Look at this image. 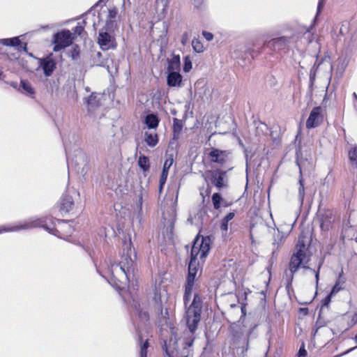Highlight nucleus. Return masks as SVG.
<instances>
[{"mask_svg":"<svg viewBox=\"0 0 357 357\" xmlns=\"http://www.w3.org/2000/svg\"><path fill=\"white\" fill-rule=\"evenodd\" d=\"M195 337H193L192 335L189 337V338H187L185 340V348H188V347H190L192 346L193 343H194V341H195Z\"/></svg>","mask_w":357,"mask_h":357,"instance_id":"obj_45","label":"nucleus"},{"mask_svg":"<svg viewBox=\"0 0 357 357\" xmlns=\"http://www.w3.org/2000/svg\"><path fill=\"white\" fill-rule=\"evenodd\" d=\"M86 104L91 107H98L100 105L96 93H91L86 99Z\"/></svg>","mask_w":357,"mask_h":357,"instance_id":"obj_31","label":"nucleus"},{"mask_svg":"<svg viewBox=\"0 0 357 357\" xmlns=\"http://www.w3.org/2000/svg\"><path fill=\"white\" fill-rule=\"evenodd\" d=\"M236 215V211H233L225 215L220 220V229L222 232V237L228 236L229 223Z\"/></svg>","mask_w":357,"mask_h":357,"instance_id":"obj_14","label":"nucleus"},{"mask_svg":"<svg viewBox=\"0 0 357 357\" xmlns=\"http://www.w3.org/2000/svg\"><path fill=\"white\" fill-rule=\"evenodd\" d=\"M183 128V122L182 120L174 118L173 119V134L174 138L178 139L181 133Z\"/></svg>","mask_w":357,"mask_h":357,"instance_id":"obj_23","label":"nucleus"},{"mask_svg":"<svg viewBox=\"0 0 357 357\" xmlns=\"http://www.w3.org/2000/svg\"><path fill=\"white\" fill-rule=\"evenodd\" d=\"M144 140L149 146L154 147L158 143V136L155 133L146 132Z\"/></svg>","mask_w":357,"mask_h":357,"instance_id":"obj_27","label":"nucleus"},{"mask_svg":"<svg viewBox=\"0 0 357 357\" xmlns=\"http://www.w3.org/2000/svg\"><path fill=\"white\" fill-rule=\"evenodd\" d=\"M145 123L149 128H155L158 126L159 119L156 115L151 114L146 116Z\"/></svg>","mask_w":357,"mask_h":357,"instance_id":"obj_26","label":"nucleus"},{"mask_svg":"<svg viewBox=\"0 0 357 357\" xmlns=\"http://www.w3.org/2000/svg\"><path fill=\"white\" fill-rule=\"evenodd\" d=\"M132 307L135 310V314L137 317L140 322L144 324L149 323L150 319L149 313L142 307L139 303H135Z\"/></svg>","mask_w":357,"mask_h":357,"instance_id":"obj_12","label":"nucleus"},{"mask_svg":"<svg viewBox=\"0 0 357 357\" xmlns=\"http://www.w3.org/2000/svg\"><path fill=\"white\" fill-rule=\"evenodd\" d=\"M182 76L178 72H169L167 77V84L169 87L181 86Z\"/></svg>","mask_w":357,"mask_h":357,"instance_id":"obj_18","label":"nucleus"},{"mask_svg":"<svg viewBox=\"0 0 357 357\" xmlns=\"http://www.w3.org/2000/svg\"><path fill=\"white\" fill-rule=\"evenodd\" d=\"M318 217L320 222V227L322 230H328L332 222V212L327 211L322 214L320 209L318 211Z\"/></svg>","mask_w":357,"mask_h":357,"instance_id":"obj_16","label":"nucleus"},{"mask_svg":"<svg viewBox=\"0 0 357 357\" xmlns=\"http://www.w3.org/2000/svg\"><path fill=\"white\" fill-rule=\"evenodd\" d=\"M75 36L68 29L61 30L54 35V47L53 51L59 52L73 43Z\"/></svg>","mask_w":357,"mask_h":357,"instance_id":"obj_4","label":"nucleus"},{"mask_svg":"<svg viewBox=\"0 0 357 357\" xmlns=\"http://www.w3.org/2000/svg\"><path fill=\"white\" fill-rule=\"evenodd\" d=\"M355 341H356V342H357V335L355 337Z\"/></svg>","mask_w":357,"mask_h":357,"instance_id":"obj_57","label":"nucleus"},{"mask_svg":"<svg viewBox=\"0 0 357 357\" xmlns=\"http://www.w3.org/2000/svg\"><path fill=\"white\" fill-rule=\"evenodd\" d=\"M192 68V62L188 58H185V63L183 66V70L185 72H189Z\"/></svg>","mask_w":357,"mask_h":357,"instance_id":"obj_42","label":"nucleus"},{"mask_svg":"<svg viewBox=\"0 0 357 357\" xmlns=\"http://www.w3.org/2000/svg\"><path fill=\"white\" fill-rule=\"evenodd\" d=\"M325 3H326V0H319L317 10V15H316L315 19H314V25L315 24V22L318 19V16L319 15L321 10H323Z\"/></svg>","mask_w":357,"mask_h":357,"instance_id":"obj_38","label":"nucleus"},{"mask_svg":"<svg viewBox=\"0 0 357 357\" xmlns=\"http://www.w3.org/2000/svg\"><path fill=\"white\" fill-rule=\"evenodd\" d=\"M321 40H322V38H319L316 42L318 45V47L319 49L318 54L316 55V56H317L316 63L318 62V66L327 60V58L325 56V51L321 52L320 50L321 46Z\"/></svg>","mask_w":357,"mask_h":357,"instance_id":"obj_30","label":"nucleus"},{"mask_svg":"<svg viewBox=\"0 0 357 357\" xmlns=\"http://www.w3.org/2000/svg\"><path fill=\"white\" fill-rule=\"evenodd\" d=\"M20 86L29 95H34L35 91L33 89L31 83L26 79H22L20 82Z\"/></svg>","mask_w":357,"mask_h":357,"instance_id":"obj_32","label":"nucleus"},{"mask_svg":"<svg viewBox=\"0 0 357 357\" xmlns=\"http://www.w3.org/2000/svg\"><path fill=\"white\" fill-rule=\"evenodd\" d=\"M275 50L281 51L287 49V39L286 37L274 38L271 41Z\"/></svg>","mask_w":357,"mask_h":357,"instance_id":"obj_20","label":"nucleus"},{"mask_svg":"<svg viewBox=\"0 0 357 357\" xmlns=\"http://www.w3.org/2000/svg\"><path fill=\"white\" fill-rule=\"evenodd\" d=\"M40 64L43 70L45 75L47 77L50 76L56 67V63L55 61L49 57L41 59Z\"/></svg>","mask_w":357,"mask_h":357,"instance_id":"obj_13","label":"nucleus"},{"mask_svg":"<svg viewBox=\"0 0 357 357\" xmlns=\"http://www.w3.org/2000/svg\"><path fill=\"white\" fill-rule=\"evenodd\" d=\"M307 352L305 348L304 342H302L300 349L297 353V357H307Z\"/></svg>","mask_w":357,"mask_h":357,"instance_id":"obj_41","label":"nucleus"},{"mask_svg":"<svg viewBox=\"0 0 357 357\" xmlns=\"http://www.w3.org/2000/svg\"><path fill=\"white\" fill-rule=\"evenodd\" d=\"M71 57L73 59H77L79 57V49L77 45H75L70 51Z\"/></svg>","mask_w":357,"mask_h":357,"instance_id":"obj_39","label":"nucleus"},{"mask_svg":"<svg viewBox=\"0 0 357 357\" xmlns=\"http://www.w3.org/2000/svg\"><path fill=\"white\" fill-rule=\"evenodd\" d=\"M98 43L103 50L115 49L117 46L114 33L100 30L98 37Z\"/></svg>","mask_w":357,"mask_h":357,"instance_id":"obj_6","label":"nucleus"},{"mask_svg":"<svg viewBox=\"0 0 357 357\" xmlns=\"http://www.w3.org/2000/svg\"><path fill=\"white\" fill-rule=\"evenodd\" d=\"M188 38H189V36H188V33L187 32H185L183 35H182V38H181V43L183 45H185L188 40Z\"/></svg>","mask_w":357,"mask_h":357,"instance_id":"obj_50","label":"nucleus"},{"mask_svg":"<svg viewBox=\"0 0 357 357\" xmlns=\"http://www.w3.org/2000/svg\"><path fill=\"white\" fill-rule=\"evenodd\" d=\"M206 195H209L210 193H211V189L210 188H208L206 190Z\"/></svg>","mask_w":357,"mask_h":357,"instance_id":"obj_56","label":"nucleus"},{"mask_svg":"<svg viewBox=\"0 0 357 357\" xmlns=\"http://www.w3.org/2000/svg\"><path fill=\"white\" fill-rule=\"evenodd\" d=\"M308 309L306 308V307H302V308H300V312L303 314V315H306L308 314Z\"/></svg>","mask_w":357,"mask_h":357,"instance_id":"obj_51","label":"nucleus"},{"mask_svg":"<svg viewBox=\"0 0 357 357\" xmlns=\"http://www.w3.org/2000/svg\"><path fill=\"white\" fill-rule=\"evenodd\" d=\"M202 35L207 41H211L213 39V35L211 32H208L206 31H203Z\"/></svg>","mask_w":357,"mask_h":357,"instance_id":"obj_46","label":"nucleus"},{"mask_svg":"<svg viewBox=\"0 0 357 357\" xmlns=\"http://www.w3.org/2000/svg\"><path fill=\"white\" fill-rule=\"evenodd\" d=\"M311 72H312V70H310V73ZM309 84H310V86H312V75L311 73L310 74Z\"/></svg>","mask_w":357,"mask_h":357,"instance_id":"obj_53","label":"nucleus"},{"mask_svg":"<svg viewBox=\"0 0 357 357\" xmlns=\"http://www.w3.org/2000/svg\"><path fill=\"white\" fill-rule=\"evenodd\" d=\"M199 241V238H196L190 252V261H192L194 263H195L198 256H199V257L201 258V252L198 246Z\"/></svg>","mask_w":357,"mask_h":357,"instance_id":"obj_24","label":"nucleus"},{"mask_svg":"<svg viewBox=\"0 0 357 357\" xmlns=\"http://www.w3.org/2000/svg\"><path fill=\"white\" fill-rule=\"evenodd\" d=\"M139 167L144 172H149L150 169V160L149 157L141 155L137 161Z\"/></svg>","mask_w":357,"mask_h":357,"instance_id":"obj_25","label":"nucleus"},{"mask_svg":"<svg viewBox=\"0 0 357 357\" xmlns=\"http://www.w3.org/2000/svg\"><path fill=\"white\" fill-rule=\"evenodd\" d=\"M180 68V58L179 56H174L169 62L168 69L171 70H178Z\"/></svg>","mask_w":357,"mask_h":357,"instance_id":"obj_36","label":"nucleus"},{"mask_svg":"<svg viewBox=\"0 0 357 357\" xmlns=\"http://www.w3.org/2000/svg\"><path fill=\"white\" fill-rule=\"evenodd\" d=\"M341 289H342V287L340 285V283H336L331 291V295H333V294H336Z\"/></svg>","mask_w":357,"mask_h":357,"instance_id":"obj_49","label":"nucleus"},{"mask_svg":"<svg viewBox=\"0 0 357 357\" xmlns=\"http://www.w3.org/2000/svg\"><path fill=\"white\" fill-rule=\"evenodd\" d=\"M198 246L201 252V259L205 258L211 248L210 238L208 237L199 238Z\"/></svg>","mask_w":357,"mask_h":357,"instance_id":"obj_19","label":"nucleus"},{"mask_svg":"<svg viewBox=\"0 0 357 357\" xmlns=\"http://www.w3.org/2000/svg\"><path fill=\"white\" fill-rule=\"evenodd\" d=\"M73 36L74 35H78L80 36L84 31V28L83 26L81 25H77L73 29Z\"/></svg>","mask_w":357,"mask_h":357,"instance_id":"obj_43","label":"nucleus"},{"mask_svg":"<svg viewBox=\"0 0 357 357\" xmlns=\"http://www.w3.org/2000/svg\"><path fill=\"white\" fill-rule=\"evenodd\" d=\"M312 243V227H307L301 230L298 236V243L295 248V252L292 255L289 263L290 275L288 283H291L294 274L298 269L308 268L307 264L311 260Z\"/></svg>","mask_w":357,"mask_h":357,"instance_id":"obj_1","label":"nucleus"},{"mask_svg":"<svg viewBox=\"0 0 357 357\" xmlns=\"http://www.w3.org/2000/svg\"><path fill=\"white\" fill-rule=\"evenodd\" d=\"M118 265L122 272L127 276L128 274L133 271L134 261L130 256L126 255L122 256L121 260L119 262Z\"/></svg>","mask_w":357,"mask_h":357,"instance_id":"obj_11","label":"nucleus"},{"mask_svg":"<svg viewBox=\"0 0 357 357\" xmlns=\"http://www.w3.org/2000/svg\"><path fill=\"white\" fill-rule=\"evenodd\" d=\"M142 204H143V193L142 191H141L140 194L138 197V200L137 202V205L139 211L142 209Z\"/></svg>","mask_w":357,"mask_h":357,"instance_id":"obj_47","label":"nucleus"},{"mask_svg":"<svg viewBox=\"0 0 357 357\" xmlns=\"http://www.w3.org/2000/svg\"><path fill=\"white\" fill-rule=\"evenodd\" d=\"M56 222L59 224L66 222L65 220L54 219L52 216H47L15 225H1L0 226V234L17 231L21 229H27L33 227H43L50 234L57 236H61L63 234L60 229L56 227Z\"/></svg>","mask_w":357,"mask_h":357,"instance_id":"obj_2","label":"nucleus"},{"mask_svg":"<svg viewBox=\"0 0 357 357\" xmlns=\"http://www.w3.org/2000/svg\"><path fill=\"white\" fill-rule=\"evenodd\" d=\"M174 159L172 157L167 158L164 162L162 171L160 174L159 180V192H161L163 189V186L165 184L167 179L169 169L170 167L172 165Z\"/></svg>","mask_w":357,"mask_h":357,"instance_id":"obj_9","label":"nucleus"},{"mask_svg":"<svg viewBox=\"0 0 357 357\" xmlns=\"http://www.w3.org/2000/svg\"><path fill=\"white\" fill-rule=\"evenodd\" d=\"M226 172L217 170L213 172L211 177V182L214 185L218 190L227 186V183H225V177Z\"/></svg>","mask_w":357,"mask_h":357,"instance_id":"obj_10","label":"nucleus"},{"mask_svg":"<svg viewBox=\"0 0 357 357\" xmlns=\"http://www.w3.org/2000/svg\"><path fill=\"white\" fill-rule=\"evenodd\" d=\"M165 275H166V273L164 271L159 273L155 280L153 286L157 287L158 288L159 287L162 288L163 283L166 280Z\"/></svg>","mask_w":357,"mask_h":357,"instance_id":"obj_35","label":"nucleus"},{"mask_svg":"<svg viewBox=\"0 0 357 357\" xmlns=\"http://www.w3.org/2000/svg\"><path fill=\"white\" fill-rule=\"evenodd\" d=\"M229 153L227 151L212 149L208 153L211 162L223 165L227 160Z\"/></svg>","mask_w":357,"mask_h":357,"instance_id":"obj_7","label":"nucleus"},{"mask_svg":"<svg viewBox=\"0 0 357 357\" xmlns=\"http://www.w3.org/2000/svg\"><path fill=\"white\" fill-rule=\"evenodd\" d=\"M354 96H355V98H356V100H357V96H356V93H354Z\"/></svg>","mask_w":357,"mask_h":357,"instance_id":"obj_58","label":"nucleus"},{"mask_svg":"<svg viewBox=\"0 0 357 357\" xmlns=\"http://www.w3.org/2000/svg\"><path fill=\"white\" fill-rule=\"evenodd\" d=\"M161 291H162V288H160V287L158 288L155 286L153 287V297H152V298L155 303L157 312L159 314H162V310H163Z\"/></svg>","mask_w":357,"mask_h":357,"instance_id":"obj_17","label":"nucleus"},{"mask_svg":"<svg viewBox=\"0 0 357 357\" xmlns=\"http://www.w3.org/2000/svg\"><path fill=\"white\" fill-rule=\"evenodd\" d=\"M316 278H318V273L316 274Z\"/></svg>","mask_w":357,"mask_h":357,"instance_id":"obj_59","label":"nucleus"},{"mask_svg":"<svg viewBox=\"0 0 357 357\" xmlns=\"http://www.w3.org/2000/svg\"><path fill=\"white\" fill-rule=\"evenodd\" d=\"M350 317L348 316V315H346L344 317H342V320L343 321H348V319H349Z\"/></svg>","mask_w":357,"mask_h":357,"instance_id":"obj_54","label":"nucleus"},{"mask_svg":"<svg viewBox=\"0 0 357 357\" xmlns=\"http://www.w3.org/2000/svg\"><path fill=\"white\" fill-rule=\"evenodd\" d=\"M325 108L322 107H316L314 108V127L319 125L324 119Z\"/></svg>","mask_w":357,"mask_h":357,"instance_id":"obj_21","label":"nucleus"},{"mask_svg":"<svg viewBox=\"0 0 357 357\" xmlns=\"http://www.w3.org/2000/svg\"><path fill=\"white\" fill-rule=\"evenodd\" d=\"M138 342L140 344V357H147V349L149 347V340L143 341L142 335L139 334Z\"/></svg>","mask_w":357,"mask_h":357,"instance_id":"obj_28","label":"nucleus"},{"mask_svg":"<svg viewBox=\"0 0 357 357\" xmlns=\"http://www.w3.org/2000/svg\"><path fill=\"white\" fill-rule=\"evenodd\" d=\"M349 156L352 165L357 168V146L349 151Z\"/></svg>","mask_w":357,"mask_h":357,"instance_id":"obj_37","label":"nucleus"},{"mask_svg":"<svg viewBox=\"0 0 357 357\" xmlns=\"http://www.w3.org/2000/svg\"><path fill=\"white\" fill-rule=\"evenodd\" d=\"M1 43L6 46L17 47V50L20 51H27V44L26 43H22L18 37L2 39Z\"/></svg>","mask_w":357,"mask_h":357,"instance_id":"obj_15","label":"nucleus"},{"mask_svg":"<svg viewBox=\"0 0 357 357\" xmlns=\"http://www.w3.org/2000/svg\"><path fill=\"white\" fill-rule=\"evenodd\" d=\"M260 53V51L259 50H255L253 49H251V48H248L247 49L244 53H243V58L244 60H246L248 59V63H251V61L256 57Z\"/></svg>","mask_w":357,"mask_h":357,"instance_id":"obj_29","label":"nucleus"},{"mask_svg":"<svg viewBox=\"0 0 357 357\" xmlns=\"http://www.w3.org/2000/svg\"><path fill=\"white\" fill-rule=\"evenodd\" d=\"M118 14V10L116 7L109 9L107 19L114 20Z\"/></svg>","mask_w":357,"mask_h":357,"instance_id":"obj_40","label":"nucleus"},{"mask_svg":"<svg viewBox=\"0 0 357 357\" xmlns=\"http://www.w3.org/2000/svg\"><path fill=\"white\" fill-rule=\"evenodd\" d=\"M116 23L114 20H107L105 26L100 29L112 33H114Z\"/></svg>","mask_w":357,"mask_h":357,"instance_id":"obj_34","label":"nucleus"},{"mask_svg":"<svg viewBox=\"0 0 357 357\" xmlns=\"http://www.w3.org/2000/svg\"><path fill=\"white\" fill-rule=\"evenodd\" d=\"M212 202L213 205V208L215 210L220 209L221 204H222L224 206H228L229 204L226 203L225 199L222 197L221 195L218 192H215L212 195Z\"/></svg>","mask_w":357,"mask_h":357,"instance_id":"obj_22","label":"nucleus"},{"mask_svg":"<svg viewBox=\"0 0 357 357\" xmlns=\"http://www.w3.org/2000/svg\"><path fill=\"white\" fill-rule=\"evenodd\" d=\"M202 303V296L199 294H195L192 303L185 311L186 325L192 335L197 331L201 321Z\"/></svg>","mask_w":357,"mask_h":357,"instance_id":"obj_3","label":"nucleus"},{"mask_svg":"<svg viewBox=\"0 0 357 357\" xmlns=\"http://www.w3.org/2000/svg\"><path fill=\"white\" fill-rule=\"evenodd\" d=\"M243 357H244V356H243Z\"/></svg>","mask_w":357,"mask_h":357,"instance_id":"obj_60","label":"nucleus"},{"mask_svg":"<svg viewBox=\"0 0 357 357\" xmlns=\"http://www.w3.org/2000/svg\"><path fill=\"white\" fill-rule=\"evenodd\" d=\"M357 323V314H354L351 317V321L348 323V326L344 328V330H347L351 328L352 326Z\"/></svg>","mask_w":357,"mask_h":357,"instance_id":"obj_44","label":"nucleus"},{"mask_svg":"<svg viewBox=\"0 0 357 357\" xmlns=\"http://www.w3.org/2000/svg\"><path fill=\"white\" fill-rule=\"evenodd\" d=\"M306 126L307 128H312V111L309 114L308 119L306 121Z\"/></svg>","mask_w":357,"mask_h":357,"instance_id":"obj_48","label":"nucleus"},{"mask_svg":"<svg viewBox=\"0 0 357 357\" xmlns=\"http://www.w3.org/2000/svg\"><path fill=\"white\" fill-rule=\"evenodd\" d=\"M192 46L195 52L197 53L203 52L204 47L199 38H194L192 41Z\"/></svg>","mask_w":357,"mask_h":357,"instance_id":"obj_33","label":"nucleus"},{"mask_svg":"<svg viewBox=\"0 0 357 357\" xmlns=\"http://www.w3.org/2000/svg\"><path fill=\"white\" fill-rule=\"evenodd\" d=\"M74 206L73 197L69 195H63L59 201L58 208L60 213H67L73 209Z\"/></svg>","mask_w":357,"mask_h":357,"instance_id":"obj_8","label":"nucleus"},{"mask_svg":"<svg viewBox=\"0 0 357 357\" xmlns=\"http://www.w3.org/2000/svg\"><path fill=\"white\" fill-rule=\"evenodd\" d=\"M331 296H332V295H331V294H329V295H328V296L325 298V299L324 300V304L325 305H328V303L330 302V301H331Z\"/></svg>","mask_w":357,"mask_h":357,"instance_id":"obj_52","label":"nucleus"},{"mask_svg":"<svg viewBox=\"0 0 357 357\" xmlns=\"http://www.w3.org/2000/svg\"><path fill=\"white\" fill-rule=\"evenodd\" d=\"M192 261H190L188 266V273L185 284V291L183 295V302L185 306H187L191 298L192 291L195 282V278L197 272V268Z\"/></svg>","mask_w":357,"mask_h":357,"instance_id":"obj_5","label":"nucleus"},{"mask_svg":"<svg viewBox=\"0 0 357 357\" xmlns=\"http://www.w3.org/2000/svg\"><path fill=\"white\" fill-rule=\"evenodd\" d=\"M244 342L246 344V346H248L249 343L248 337L245 338Z\"/></svg>","mask_w":357,"mask_h":357,"instance_id":"obj_55","label":"nucleus"}]
</instances>
